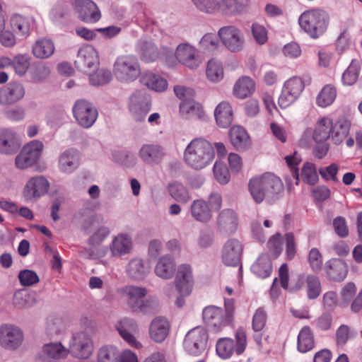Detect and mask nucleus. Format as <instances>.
I'll return each instance as SVG.
<instances>
[{"instance_id": "1", "label": "nucleus", "mask_w": 362, "mask_h": 362, "mask_svg": "<svg viewBox=\"0 0 362 362\" xmlns=\"http://www.w3.org/2000/svg\"><path fill=\"white\" fill-rule=\"evenodd\" d=\"M283 188L281 179L270 173L254 177L248 183L250 194L257 204H261L264 200L268 203L273 202Z\"/></svg>"}, {"instance_id": "2", "label": "nucleus", "mask_w": 362, "mask_h": 362, "mask_svg": "<svg viewBox=\"0 0 362 362\" xmlns=\"http://www.w3.org/2000/svg\"><path fill=\"white\" fill-rule=\"evenodd\" d=\"M215 158V151L211 142L204 138H195L186 146L184 160L191 168L200 170L209 165Z\"/></svg>"}, {"instance_id": "3", "label": "nucleus", "mask_w": 362, "mask_h": 362, "mask_svg": "<svg viewBox=\"0 0 362 362\" xmlns=\"http://www.w3.org/2000/svg\"><path fill=\"white\" fill-rule=\"evenodd\" d=\"M86 233L89 236L87 243L90 247H83L80 254L90 259H97L104 257L107 252V247L102 243L110 234V228L106 226L92 224L86 228Z\"/></svg>"}, {"instance_id": "4", "label": "nucleus", "mask_w": 362, "mask_h": 362, "mask_svg": "<svg viewBox=\"0 0 362 362\" xmlns=\"http://www.w3.org/2000/svg\"><path fill=\"white\" fill-rule=\"evenodd\" d=\"M234 301L225 298V310L215 305L206 306L202 311L204 322L214 332H219L233 320Z\"/></svg>"}, {"instance_id": "5", "label": "nucleus", "mask_w": 362, "mask_h": 362, "mask_svg": "<svg viewBox=\"0 0 362 362\" xmlns=\"http://www.w3.org/2000/svg\"><path fill=\"white\" fill-rule=\"evenodd\" d=\"M300 28L312 38H317L327 29L329 17L328 13L320 8L309 9L299 17Z\"/></svg>"}, {"instance_id": "6", "label": "nucleus", "mask_w": 362, "mask_h": 362, "mask_svg": "<svg viewBox=\"0 0 362 362\" xmlns=\"http://www.w3.org/2000/svg\"><path fill=\"white\" fill-rule=\"evenodd\" d=\"M235 347L234 341L228 337L220 338L216 344V351L217 355L222 359L230 358L234 352L237 355H241L247 346V336L245 331L240 328L235 333Z\"/></svg>"}, {"instance_id": "7", "label": "nucleus", "mask_w": 362, "mask_h": 362, "mask_svg": "<svg viewBox=\"0 0 362 362\" xmlns=\"http://www.w3.org/2000/svg\"><path fill=\"white\" fill-rule=\"evenodd\" d=\"M114 72L121 81L131 82L141 75V67L137 58L133 55L119 57L114 64Z\"/></svg>"}, {"instance_id": "8", "label": "nucleus", "mask_w": 362, "mask_h": 362, "mask_svg": "<svg viewBox=\"0 0 362 362\" xmlns=\"http://www.w3.org/2000/svg\"><path fill=\"white\" fill-rule=\"evenodd\" d=\"M43 144L33 140L25 144L15 158V165L19 170H25L35 165L43 151Z\"/></svg>"}, {"instance_id": "9", "label": "nucleus", "mask_w": 362, "mask_h": 362, "mask_svg": "<svg viewBox=\"0 0 362 362\" xmlns=\"http://www.w3.org/2000/svg\"><path fill=\"white\" fill-rule=\"evenodd\" d=\"M93 344L89 334L84 331L72 334L69 341L68 352L78 358H88L93 353Z\"/></svg>"}, {"instance_id": "10", "label": "nucleus", "mask_w": 362, "mask_h": 362, "mask_svg": "<svg viewBox=\"0 0 362 362\" xmlns=\"http://www.w3.org/2000/svg\"><path fill=\"white\" fill-rule=\"evenodd\" d=\"M218 35L226 49L231 52H240L245 45L244 34L235 25H226L221 28Z\"/></svg>"}, {"instance_id": "11", "label": "nucleus", "mask_w": 362, "mask_h": 362, "mask_svg": "<svg viewBox=\"0 0 362 362\" xmlns=\"http://www.w3.org/2000/svg\"><path fill=\"white\" fill-rule=\"evenodd\" d=\"M129 110L136 122H144L151 108V100L145 90H136L131 95Z\"/></svg>"}, {"instance_id": "12", "label": "nucleus", "mask_w": 362, "mask_h": 362, "mask_svg": "<svg viewBox=\"0 0 362 362\" xmlns=\"http://www.w3.org/2000/svg\"><path fill=\"white\" fill-rule=\"evenodd\" d=\"M77 123L85 129L90 128L95 122L98 113L96 107L86 100H77L72 108Z\"/></svg>"}, {"instance_id": "13", "label": "nucleus", "mask_w": 362, "mask_h": 362, "mask_svg": "<svg viewBox=\"0 0 362 362\" xmlns=\"http://www.w3.org/2000/svg\"><path fill=\"white\" fill-rule=\"evenodd\" d=\"M24 334L23 331L12 324L0 325V346L6 350L15 351L23 344Z\"/></svg>"}, {"instance_id": "14", "label": "nucleus", "mask_w": 362, "mask_h": 362, "mask_svg": "<svg viewBox=\"0 0 362 362\" xmlns=\"http://www.w3.org/2000/svg\"><path fill=\"white\" fill-rule=\"evenodd\" d=\"M207 341L206 330L203 327H197L189 330L186 334L184 347L189 354L199 355L206 349Z\"/></svg>"}, {"instance_id": "15", "label": "nucleus", "mask_w": 362, "mask_h": 362, "mask_svg": "<svg viewBox=\"0 0 362 362\" xmlns=\"http://www.w3.org/2000/svg\"><path fill=\"white\" fill-rule=\"evenodd\" d=\"M50 187L49 182L42 175L31 177L25 184L23 196L26 202H35L45 195Z\"/></svg>"}, {"instance_id": "16", "label": "nucleus", "mask_w": 362, "mask_h": 362, "mask_svg": "<svg viewBox=\"0 0 362 362\" xmlns=\"http://www.w3.org/2000/svg\"><path fill=\"white\" fill-rule=\"evenodd\" d=\"M175 57L176 59L187 68L194 70L202 63L197 49L189 43L184 42L177 45Z\"/></svg>"}, {"instance_id": "17", "label": "nucleus", "mask_w": 362, "mask_h": 362, "mask_svg": "<svg viewBox=\"0 0 362 362\" xmlns=\"http://www.w3.org/2000/svg\"><path fill=\"white\" fill-rule=\"evenodd\" d=\"M350 128L351 122L346 117H342L334 122H332L330 139L333 144L339 145L345 141L348 147H352L354 145V139L349 136Z\"/></svg>"}, {"instance_id": "18", "label": "nucleus", "mask_w": 362, "mask_h": 362, "mask_svg": "<svg viewBox=\"0 0 362 362\" xmlns=\"http://www.w3.org/2000/svg\"><path fill=\"white\" fill-rule=\"evenodd\" d=\"M21 146V139L16 131L8 128L0 129V154L14 155Z\"/></svg>"}, {"instance_id": "19", "label": "nucleus", "mask_w": 362, "mask_h": 362, "mask_svg": "<svg viewBox=\"0 0 362 362\" xmlns=\"http://www.w3.org/2000/svg\"><path fill=\"white\" fill-rule=\"evenodd\" d=\"M98 64V53L93 47L86 45L79 49L75 64L80 71L87 72L96 68Z\"/></svg>"}, {"instance_id": "20", "label": "nucleus", "mask_w": 362, "mask_h": 362, "mask_svg": "<svg viewBox=\"0 0 362 362\" xmlns=\"http://www.w3.org/2000/svg\"><path fill=\"white\" fill-rule=\"evenodd\" d=\"M137 155L145 164L155 165L162 162L165 156V151L160 145L144 144L139 149Z\"/></svg>"}, {"instance_id": "21", "label": "nucleus", "mask_w": 362, "mask_h": 362, "mask_svg": "<svg viewBox=\"0 0 362 362\" xmlns=\"http://www.w3.org/2000/svg\"><path fill=\"white\" fill-rule=\"evenodd\" d=\"M25 94L23 85L10 82L0 88V105H10L22 100Z\"/></svg>"}, {"instance_id": "22", "label": "nucleus", "mask_w": 362, "mask_h": 362, "mask_svg": "<svg viewBox=\"0 0 362 362\" xmlns=\"http://www.w3.org/2000/svg\"><path fill=\"white\" fill-rule=\"evenodd\" d=\"M193 276L190 265L183 264L179 266L175 278V286L179 293L183 296H189L193 288Z\"/></svg>"}, {"instance_id": "23", "label": "nucleus", "mask_w": 362, "mask_h": 362, "mask_svg": "<svg viewBox=\"0 0 362 362\" xmlns=\"http://www.w3.org/2000/svg\"><path fill=\"white\" fill-rule=\"evenodd\" d=\"M78 16L83 21L89 23L98 22L101 18L96 4L91 0H74Z\"/></svg>"}, {"instance_id": "24", "label": "nucleus", "mask_w": 362, "mask_h": 362, "mask_svg": "<svg viewBox=\"0 0 362 362\" xmlns=\"http://www.w3.org/2000/svg\"><path fill=\"white\" fill-rule=\"evenodd\" d=\"M111 256L120 257L132 252L133 241L130 235L125 233H118L112 238L108 247Z\"/></svg>"}, {"instance_id": "25", "label": "nucleus", "mask_w": 362, "mask_h": 362, "mask_svg": "<svg viewBox=\"0 0 362 362\" xmlns=\"http://www.w3.org/2000/svg\"><path fill=\"white\" fill-rule=\"evenodd\" d=\"M242 252L243 246L240 242L234 238L229 239L223 247V262L227 266H238L240 262Z\"/></svg>"}, {"instance_id": "26", "label": "nucleus", "mask_w": 362, "mask_h": 362, "mask_svg": "<svg viewBox=\"0 0 362 362\" xmlns=\"http://www.w3.org/2000/svg\"><path fill=\"white\" fill-rule=\"evenodd\" d=\"M80 161L81 155L76 149H67L64 151L59 157V170L62 173L71 174L78 168Z\"/></svg>"}, {"instance_id": "27", "label": "nucleus", "mask_w": 362, "mask_h": 362, "mask_svg": "<svg viewBox=\"0 0 362 362\" xmlns=\"http://www.w3.org/2000/svg\"><path fill=\"white\" fill-rule=\"evenodd\" d=\"M116 329L122 339L134 347L140 346V343L136 339L134 334L138 332L136 322L130 318H123L116 325Z\"/></svg>"}, {"instance_id": "28", "label": "nucleus", "mask_w": 362, "mask_h": 362, "mask_svg": "<svg viewBox=\"0 0 362 362\" xmlns=\"http://www.w3.org/2000/svg\"><path fill=\"white\" fill-rule=\"evenodd\" d=\"M151 267L144 259L134 257L127 265V276L135 281L144 280L150 273Z\"/></svg>"}, {"instance_id": "29", "label": "nucleus", "mask_w": 362, "mask_h": 362, "mask_svg": "<svg viewBox=\"0 0 362 362\" xmlns=\"http://www.w3.org/2000/svg\"><path fill=\"white\" fill-rule=\"evenodd\" d=\"M170 327V323L165 317H155L149 326L150 338L156 343L163 342L169 334Z\"/></svg>"}, {"instance_id": "30", "label": "nucleus", "mask_w": 362, "mask_h": 362, "mask_svg": "<svg viewBox=\"0 0 362 362\" xmlns=\"http://www.w3.org/2000/svg\"><path fill=\"white\" fill-rule=\"evenodd\" d=\"M121 293L125 298L127 305L132 311L139 308L141 300L147 295V289L136 286H126L121 289Z\"/></svg>"}, {"instance_id": "31", "label": "nucleus", "mask_w": 362, "mask_h": 362, "mask_svg": "<svg viewBox=\"0 0 362 362\" xmlns=\"http://www.w3.org/2000/svg\"><path fill=\"white\" fill-rule=\"evenodd\" d=\"M136 52L141 59L146 62H154L159 56L158 49L151 39L139 40L136 45Z\"/></svg>"}, {"instance_id": "32", "label": "nucleus", "mask_w": 362, "mask_h": 362, "mask_svg": "<svg viewBox=\"0 0 362 362\" xmlns=\"http://www.w3.org/2000/svg\"><path fill=\"white\" fill-rule=\"evenodd\" d=\"M155 274L163 279H170L175 272V262L169 255L161 256L155 267Z\"/></svg>"}, {"instance_id": "33", "label": "nucleus", "mask_w": 362, "mask_h": 362, "mask_svg": "<svg viewBox=\"0 0 362 362\" xmlns=\"http://www.w3.org/2000/svg\"><path fill=\"white\" fill-rule=\"evenodd\" d=\"M279 276L281 287L290 292H297L301 290L305 284V278L303 274H299L297 276L296 279L292 282L291 286H289L288 267L286 264H283L280 267Z\"/></svg>"}, {"instance_id": "34", "label": "nucleus", "mask_w": 362, "mask_h": 362, "mask_svg": "<svg viewBox=\"0 0 362 362\" xmlns=\"http://www.w3.org/2000/svg\"><path fill=\"white\" fill-rule=\"evenodd\" d=\"M217 10L228 16L240 14L250 5V0H221L217 1Z\"/></svg>"}, {"instance_id": "35", "label": "nucleus", "mask_w": 362, "mask_h": 362, "mask_svg": "<svg viewBox=\"0 0 362 362\" xmlns=\"http://www.w3.org/2000/svg\"><path fill=\"white\" fill-rule=\"evenodd\" d=\"M180 111L185 119L197 118L202 120L206 119V114L202 105L192 99L182 101L180 104Z\"/></svg>"}, {"instance_id": "36", "label": "nucleus", "mask_w": 362, "mask_h": 362, "mask_svg": "<svg viewBox=\"0 0 362 362\" xmlns=\"http://www.w3.org/2000/svg\"><path fill=\"white\" fill-rule=\"evenodd\" d=\"M325 269L329 279L334 281H342L347 274V267L345 262L339 259L327 261Z\"/></svg>"}, {"instance_id": "37", "label": "nucleus", "mask_w": 362, "mask_h": 362, "mask_svg": "<svg viewBox=\"0 0 362 362\" xmlns=\"http://www.w3.org/2000/svg\"><path fill=\"white\" fill-rule=\"evenodd\" d=\"M237 225L238 218L233 210L225 209L218 215V227L222 233H233L236 230Z\"/></svg>"}, {"instance_id": "38", "label": "nucleus", "mask_w": 362, "mask_h": 362, "mask_svg": "<svg viewBox=\"0 0 362 362\" xmlns=\"http://www.w3.org/2000/svg\"><path fill=\"white\" fill-rule=\"evenodd\" d=\"M214 117L219 127H228L233 119V113L230 105L226 101L220 103L214 110Z\"/></svg>"}, {"instance_id": "39", "label": "nucleus", "mask_w": 362, "mask_h": 362, "mask_svg": "<svg viewBox=\"0 0 362 362\" xmlns=\"http://www.w3.org/2000/svg\"><path fill=\"white\" fill-rule=\"evenodd\" d=\"M230 140L238 150H246L250 146V137L242 127L233 126L229 132Z\"/></svg>"}, {"instance_id": "40", "label": "nucleus", "mask_w": 362, "mask_h": 362, "mask_svg": "<svg viewBox=\"0 0 362 362\" xmlns=\"http://www.w3.org/2000/svg\"><path fill=\"white\" fill-rule=\"evenodd\" d=\"M141 83L156 92L164 91L168 87V82L165 78L151 71L145 72L141 75Z\"/></svg>"}, {"instance_id": "41", "label": "nucleus", "mask_w": 362, "mask_h": 362, "mask_svg": "<svg viewBox=\"0 0 362 362\" xmlns=\"http://www.w3.org/2000/svg\"><path fill=\"white\" fill-rule=\"evenodd\" d=\"M332 124V120L327 117H322L317 122L313 134V139L316 143L330 139Z\"/></svg>"}, {"instance_id": "42", "label": "nucleus", "mask_w": 362, "mask_h": 362, "mask_svg": "<svg viewBox=\"0 0 362 362\" xmlns=\"http://www.w3.org/2000/svg\"><path fill=\"white\" fill-rule=\"evenodd\" d=\"M255 83L249 76L240 77L235 83L233 94L240 99H245L252 94Z\"/></svg>"}, {"instance_id": "43", "label": "nucleus", "mask_w": 362, "mask_h": 362, "mask_svg": "<svg viewBox=\"0 0 362 362\" xmlns=\"http://www.w3.org/2000/svg\"><path fill=\"white\" fill-rule=\"evenodd\" d=\"M33 54L38 59H47L55 50L54 42L49 39L42 38L37 40L33 45Z\"/></svg>"}, {"instance_id": "44", "label": "nucleus", "mask_w": 362, "mask_h": 362, "mask_svg": "<svg viewBox=\"0 0 362 362\" xmlns=\"http://www.w3.org/2000/svg\"><path fill=\"white\" fill-rule=\"evenodd\" d=\"M192 217L200 222H209L211 218L210 209L206 202L202 199L194 200L191 204Z\"/></svg>"}, {"instance_id": "45", "label": "nucleus", "mask_w": 362, "mask_h": 362, "mask_svg": "<svg viewBox=\"0 0 362 362\" xmlns=\"http://www.w3.org/2000/svg\"><path fill=\"white\" fill-rule=\"evenodd\" d=\"M252 272L257 276L264 279L268 277L272 271V264L268 255H260L251 268Z\"/></svg>"}, {"instance_id": "46", "label": "nucleus", "mask_w": 362, "mask_h": 362, "mask_svg": "<svg viewBox=\"0 0 362 362\" xmlns=\"http://www.w3.org/2000/svg\"><path fill=\"white\" fill-rule=\"evenodd\" d=\"M42 352L49 358L54 360L66 358L68 355V348H66L61 342H51L44 344Z\"/></svg>"}, {"instance_id": "47", "label": "nucleus", "mask_w": 362, "mask_h": 362, "mask_svg": "<svg viewBox=\"0 0 362 362\" xmlns=\"http://www.w3.org/2000/svg\"><path fill=\"white\" fill-rule=\"evenodd\" d=\"M168 190L172 198L181 204H187L191 199L187 188L181 182L169 183Z\"/></svg>"}, {"instance_id": "48", "label": "nucleus", "mask_w": 362, "mask_h": 362, "mask_svg": "<svg viewBox=\"0 0 362 362\" xmlns=\"http://www.w3.org/2000/svg\"><path fill=\"white\" fill-rule=\"evenodd\" d=\"M267 320V315L264 309L263 308L257 309L252 317V329L256 333L262 331L266 325ZM254 337L257 344L260 346L262 343L260 334H256Z\"/></svg>"}, {"instance_id": "49", "label": "nucleus", "mask_w": 362, "mask_h": 362, "mask_svg": "<svg viewBox=\"0 0 362 362\" xmlns=\"http://www.w3.org/2000/svg\"><path fill=\"white\" fill-rule=\"evenodd\" d=\"M315 345L314 337L308 326L302 328L298 336V349L300 352L305 353L311 350Z\"/></svg>"}, {"instance_id": "50", "label": "nucleus", "mask_w": 362, "mask_h": 362, "mask_svg": "<svg viewBox=\"0 0 362 362\" xmlns=\"http://www.w3.org/2000/svg\"><path fill=\"white\" fill-rule=\"evenodd\" d=\"M337 97V90L331 84L325 86L316 98V103L322 107H326L332 105Z\"/></svg>"}, {"instance_id": "51", "label": "nucleus", "mask_w": 362, "mask_h": 362, "mask_svg": "<svg viewBox=\"0 0 362 362\" xmlns=\"http://www.w3.org/2000/svg\"><path fill=\"white\" fill-rule=\"evenodd\" d=\"M219 37L214 33H208L204 35L199 42L200 49L204 53H212L220 46Z\"/></svg>"}, {"instance_id": "52", "label": "nucleus", "mask_w": 362, "mask_h": 362, "mask_svg": "<svg viewBox=\"0 0 362 362\" xmlns=\"http://www.w3.org/2000/svg\"><path fill=\"white\" fill-rule=\"evenodd\" d=\"M206 76L212 82L220 81L223 77V69L221 63L216 59L207 62Z\"/></svg>"}, {"instance_id": "53", "label": "nucleus", "mask_w": 362, "mask_h": 362, "mask_svg": "<svg viewBox=\"0 0 362 362\" xmlns=\"http://www.w3.org/2000/svg\"><path fill=\"white\" fill-rule=\"evenodd\" d=\"M159 308V300L156 296H148V298L141 300L139 308L134 312L141 313L144 315L154 314L158 311Z\"/></svg>"}, {"instance_id": "54", "label": "nucleus", "mask_w": 362, "mask_h": 362, "mask_svg": "<svg viewBox=\"0 0 362 362\" xmlns=\"http://www.w3.org/2000/svg\"><path fill=\"white\" fill-rule=\"evenodd\" d=\"M300 177L310 185H315L319 180L315 165L310 162L305 163L301 170Z\"/></svg>"}, {"instance_id": "55", "label": "nucleus", "mask_w": 362, "mask_h": 362, "mask_svg": "<svg viewBox=\"0 0 362 362\" xmlns=\"http://www.w3.org/2000/svg\"><path fill=\"white\" fill-rule=\"evenodd\" d=\"M307 296L309 299L317 298L321 293V284L317 276L309 274L305 278Z\"/></svg>"}, {"instance_id": "56", "label": "nucleus", "mask_w": 362, "mask_h": 362, "mask_svg": "<svg viewBox=\"0 0 362 362\" xmlns=\"http://www.w3.org/2000/svg\"><path fill=\"white\" fill-rule=\"evenodd\" d=\"M119 356V352L115 346H103L98 351V362H118Z\"/></svg>"}, {"instance_id": "57", "label": "nucleus", "mask_w": 362, "mask_h": 362, "mask_svg": "<svg viewBox=\"0 0 362 362\" xmlns=\"http://www.w3.org/2000/svg\"><path fill=\"white\" fill-rule=\"evenodd\" d=\"M360 68L358 64L352 61L341 76V82L344 86H353L357 81Z\"/></svg>"}, {"instance_id": "58", "label": "nucleus", "mask_w": 362, "mask_h": 362, "mask_svg": "<svg viewBox=\"0 0 362 362\" xmlns=\"http://www.w3.org/2000/svg\"><path fill=\"white\" fill-rule=\"evenodd\" d=\"M304 83L300 77L294 76L288 79L283 88L297 99L304 89Z\"/></svg>"}, {"instance_id": "59", "label": "nucleus", "mask_w": 362, "mask_h": 362, "mask_svg": "<svg viewBox=\"0 0 362 362\" xmlns=\"http://www.w3.org/2000/svg\"><path fill=\"white\" fill-rule=\"evenodd\" d=\"M30 58L26 54H18L13 60L11 61L13 68L15 69L16 73L22 76L27 72L30 64Z\"/></svg>"}, {"instance_id": "60", "label": "nucleus", "mask_w": 362, "mask_h": 362, "mask_svg": "<svg viewBox=\"0 0 362 362\" xmlns=\"http://www.w3.org/2000/svg\"><path fill=\"white\" fill-rule=\"evenodd\" d=\"M112 78L111 72L105 69H99L89 76V80L93 86H103L108 83Z\"/></svg>"}, {"instance_id": "61", "label": "nucleus", "mask_w": 362, "mask_h": 362, "mask_svg": "<svg viewBox=\"0 0 362 362\" xmlns=\"http://www.w3.org/2000/svg\"><path fill=\"white\" fill-rule=\"evenodd\" d=\"M12 28L22 34H27L30 30V23L28 19L21 15H14L11 19Z\"/></svg>"}, {"instance_id": "62", "label": "nucleus", "mask_w": 362, "mask_h": 362, "mask_svg": "<svg viewBox=\"0 0 362 362\" xmlns=\"http://www.w3.org/2000/svg\"><path fill=\"white\" fill-rule=\"evenodd\" d=\"M267 247L275 257L279 256L283 250V239L279 233L270 237L267 243Z\"/></svg>"}, {"instance_id": "63", "label": "nucleus", "mask_w": 362, "mask_h": 362, "mask_svg": "<svg viewBox=\"0 0 362 362\" xmlns=\"http://www.w3.org/2000/svg\"><path fill=\"white\" fill-rule=\"evenodd\" d=\"M49 74V67L44 62H38L33 66L32 78L35 82H41L44 81Z\"/></svg>"}, {"instance_id": "64", "label": "nucleus", "mask_w": 362, "mask_h": 362, "mask_svg": "<svg viewBox=\"0 0 362 362\" xmlns=\"http://www.w3.org/2000/svg\"><path fill=\"white\" fill-rule=\"evenodd\" d=\"M18 279L21 285L30 286L39 282L40 279L37 273L33 270L25 269L21 271Z\"/></svg>"}]
</instances>
